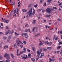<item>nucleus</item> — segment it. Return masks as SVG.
Masks as SVG:
<instances>
[{
	"label": "nucleus",
	"instance_id": "1",
	"mask_svg": "<svg viewBox=\"0 0 62 62\" xmlns=\"http://www.w3.org/2000/svg\"><path fill=\"white\" fill-rule=\"evenodd\" d=\"M4 57H6V58L7 60H9L10 59V56H9V54H7L6 53H5Z\"/></svg>",
	"mask_w": 62,
	"mask_h": 62
},
{
	"label": "nucleus",
	"instance_id": "2",
	"mask_svg": "<svg viewBox=\"0 0 62 62\" xmlns=\"http://www.w3.org/2000/svg\"><path fill=\"white\" fill-rule=\"evenodd\" d=\"M51 9L50 8H48L46 9V13H48L49 14L51 13Z\"/></svg>",
	"mask_w": 62,
	"mask_h": 62
},
{
	"label": "nucleus",
	"instance_id": "3",
	"mask_svg": "<svg viewBox=\"0 0 62 62\" xmlns=\"http://www.w3.org/2000/svg\"><path fill=\"white\" fill-rule=\"evenodd\" d=\"M16 43L17 44V45H18V46H20V47H21V48H23V45H20V43H19V42H18V40H16Z\"/></svg>",
	"mask_w": 62,
	"mask_h": 62
},
{
	"label": "nucleus",
	"instance_id": "4",
	"mask_svg": "<svg viewBox=\"0 0 62 62\" xmlns=\"http://www.w3.org/2000/svg\"><path fill=\"white\" fill-rule=\"evenodd\" d=\"M25 54H23L21 56V57L23 58V59L24 60H25V59H27V57H25Z\"/></svg>",
	"mask_w": 62,
	"mask_h": 62
},
{
	"label": "nucleus",
	"instance_id": "5",
	"mask_svg": "<svg viewBox=\"0 0 62 62\" xmlns=\"http://www.w3.org/2000/svg\"><path fill=\"white\" fill-rule=\"evenodd\" d=\"M17 40L18 41V42H19L20 43V44H23V42H22V41L20 40H19V38H17Z\"/></svg>",
	"mask_w": 62,
	"mask_h": 62
},
{
	"label": "nucleus",
	"instance_id": "6",
	"mask_svg": "<svg viewBox=\"0 0 62 62\" xmlns=\"http://www.w3.org/2000/svg\"><path fill=\"white\" fill-rule=\"evenodd\" d=\"M28 31H29L30 33H31V32L30 31V29H26L24 31V32H27Z\"/></svg>",
	"mask_w": 62,
	"mask_h": 62
},
{
	"label": "nucleus",
	"instance_id": "7",
	"mask_svg": "<svg viewBox=\"0 0 62 62\" xmlns=\"http://www.w3.org/2000/svg\"><path fill=\"white\" fill-rule=\"evenodd\" d=\"M37 54H38V55H37V56H39L41 54V53L39 52V51H38L37 52Z\"/></svg>",
	"mask_w": 62,
	"mask_h": 62
},
{
	"label": "nucleus",
	"instance_id": "8",
	"mask_svg": "<svg viewBox=\"0 0 62 62\" xmlns=\"http://www.w3.org/2000/svg\"><path fill=\"white\" fill-rule=\"evenodd\" d=\"M10 54L12 58H13V59H14V56L13 54L12 53H10Z\"/></svg>",
	"mask_w": 62,
	"mask_h": 62
},
{
	"label": "nucleus",
	"instance_id": "9",
	"mask_svg": "<svg viewBox=\"0 0 62 62\" xmlns=\"http://www.w3.org/2000/svg\"><path fill=\"white\" fill-rule=\"evenodd\" d=\"M36 28H38V27H34L32 29V32H34V31H35V29H36Z\"/></svg>",
	"mask_w": 62,
	"mask_h": 62
},
{
	"label": "nucleus",
	"instance_id": "10",
	"mask_svg": "<svg viewBox=\"0 0 62 62\" xmlns=\"http://www.w3.org/2000/svg\"><path fill=\"white\" fill-rule=\"evenodd\" d=\"M32 12V8H31V9L29 10V11L28 12V13H31V12Z\"/></svg>",
	"mask_w": 62,
	"mask_h": 62
},
{
	"label": "nucleus",
	"instance_id": "11",
	"mask_svg": "<svg viewBox=\"0 0 62 62\" xmlns=\"http://www.w3.org/2000/svg\"><path fill=\"white\" fill-rule=\"evenodd\" d=\"M14 47L16 48L17 47V44L16 43H15L14 44Z\"/></svg>",
	"mask_w": 62,
	"mask_h": 62
},
{
	"label": "nucleus",
	"instance_id": "12",
	"mask_svg": "<svg viewBox=\"0 0 62 62\" xmlns=\"http://www.w3.org/2000/svg\"><path fill=\"white\" fill-rule=\"evenodd\" d=\"M4 49H7L8 48V45H6L4 46Z\"/></svg>",
	"mask_w": 62,
	"mask_h": 62
},
{
	"label": "nucleus",
	"instance_id": "13",
	"mask_svg": "<svg viewBox=\"0 0 62 62\" xmlns=\"http://www.w3.org/2000/svg\"><path fill=\"white\" fill-rule=\"evenodd\" d=\"M23 50L24 53H26V48H23Z\"/></svg>",
	"mask_w": 62,
	"mask_h": 62
},
{
	"label": "nucleus",
	"instance_id": "14",
	"mask_svg": "<svg viewBox=\"0 0 62 62\" xmlns=\"http://www.w3.org/2000/svg\"><path fill=\"white\" fill-rule=\"evenodd\" d=\"M10 32V30H8V31H7L6 32L5 35H7L8 34V33H9Z\"/></svg>",
	"mask_w": 62,
	"mask_h": 62
},
{
	"label": "nucleus",
	"instance_id": "15",
	"mask_svg": "<svg viewBox=\"0 0 62 62\" xmlns=\"http://www.w3.org/2000/svg\"><path fill=\"white\" fill-rule=\"evenodd\" d=\"M14 33V31L13 30H12V31H10L9 32V34H12V33Z\"/></svg>",
	"mask_w": 62,
	"mask_h": 62
},
{
	"label": "nucleus",
	"instance_id": "16",
	"mask_svg": "<svg viewBox=\"0 0 62 62\" xmlns=\"http://www.w3.org/2000/svg\"><path fill=\"white\" fill-rule=\"evenodd\" d=\"M31 61H33V62H35V59L33 58H31Z\"/></svg>",
	"mask_w": 62,
	"mask_h": 62
},
{
	"label": "nucleus",
	"instance_id": "17",
	"mask_svg": "<svg viewBox=\"0 0 62 62\" xmlns=\"http://www.w3.org/2000/svg\"><path fill=\"white\" fill-rule=\"evenodd\" d=\"M47 49L48 50H52V47H47Z\"/></svg>",
	"mask_w": 62,
	"mask_h": 62
},
{
	"label": "nucleus",
	"instance_id": "18",
	"mask_svg": "<svg viewBox=\"0 0 62 62\" xmlns=\"http://www.w3.org/2000/svg\"><path fill=\"white\" fill-rule=\"evenodd\" d=\"M32 49L34 52H35V51H36V49H35V48L34 47H32Z\"/></svg>",
	"mask_w": 62,
	"mask_h": 62
},
{
	"label": "nucleus",
	"instance_id": "19",
	"mask_svg": "<svg viewBox=\"0 0 62 62\" xmlns=\"http://www.w3.org/2000/svg\"><path fill=\"white\" fill-rule=\"evenodd\" d=\"M35 9H34L33 11L32 14V15H34V14H35Z\"/></svg>",
	"mask_w": 62,
	"mask_h": 62
},
{
	"label": "nucleus",
	"instance_id": "20",
	"mask_svg": "<svg viewBox=\"0 0 62 62\" xmlns=\"http://www.w3.org/2000/svg\"><path fill=\"white\" fill-rule=\"evenodd\" d=\"M22 11L23 12H25L26 11H27V10H26L24 9H23L22 10Z\"/></svg>",
	"mask_w": 62,
	"mask_h": 62
},
{
	"label": "nucleus",
	"instance_id": "21",
	"mask_svg": "<svg viewBox=\"0 0 62 62\" xmlns=\"http://www.w3.org/2000/svg\"><path fill=\"white\" fill-rule=\"evenodd\" d=\"M48 43H49V42H48V41H46L45 42V44H47V45H48Z\"/></svg>",
	"mask_w": 62,
	"mask_h": 62
},
{
	"label": "nucleus",
	"instance_id": "22",
	"mask_svg": "<svg viewBox=\"0 0 62 62\" xmlns=\"http://www.w3.org/2000/svg\"><path fill=\"white\" fill-rule=\"evenodd\" d=\"M61 47V46H58L57 48V50H58V49H60V48Z\"/></svg>",
	"mask_w": 62,
	"mask_h": 62
},
{
	"label": "nucleus",
	"instance_id": "23",
	"mask_svg": "<svg viewBox=\"0 0 62 62\" xmlns=\"http://www.w3.org/2000/svg\"><path fill=\"white\" fill-rule=\"evenodd\" d=\"M13 12V10H12V11H11V12L10 13V15H11V14H12Z\"/></svg>",
	"mask_w": 62,
	"mask_h": 62
},
{
	"label": "nucleus",
	"instance_id": "24",
	"mask_svg": "<svg viewBox=\"0 0 62 62\" xmlns=\"http://www.w3.org/2000/svg\"><path fill=\"white\" fill-rule=\"evenodd\" d=\"M57 21H59V22H61L62 21V20L60 18H58L57 19Z\"/></svg>",
	"mask_w": 62,
	"mask_h": 62
},
{
	"label": "nucleus",
	"instance_id": "25",
	"mask_svg": "<svg viewBox=\"0 0 62 62\" xmlns=\"http://www.w3.org/2000/svg\"><path fill=\"white\" fill-rule=\"evenodd\" d=\"M36 20H33V24H35L36 23Z\"/></svg>",
	"mask_w": 62,
	"mask_h": 62
},
{
	"label": "nucleus",
	"instance_id": "26",
	"mask_svg": "<svg viewBox=\"0 0 62 62\" xmlns=\"http://www.w3.org/2000/svg\"><path fill=\"white\" fill-rule=\"evenodd\" d=\"M15 34L16 36H18L19 35V33H17V32H15Z\"/></svg>",
	"mask_w": 62,
	"mask_h": 62
},
{
	"label": "nucleus",
	"instance_id": "27",
	"mask_svg": "<svg viewBox=\"0 0 62 62\" xmlns=\"http://www.w3.org/2000/svg\"><path fill=\"white\" fill-rule=\"evenodd\" d=\"M52 61V59L51 58H50L49 59V62H51Z\"/></svg>",
	"mask_w": 62,
	"mask_h": 62
},
{
	"label": "nucleus",
	"instance_id": "28",
	"mask_svg": "<svg viewBox=\"0 0 62 62\" xmlns=\"http://www.w3.org/2000/svg\"><path fill=\"white\" fill-rule=\"evenodd\" d=\"M46 17H48V18H49L50 17V15H46Z\"/></svg>",
	"mask_w": 62,
	"mask_h": 62
},
{
	"label": "nucleus",
	"instance_id": "29",
	"mask_svg": "<svg viewBox=\"0 0 62 62\" xmlns=\"http://www.w3.org/2000/svg\"><path fill=\"white\" fill-rule=\"evenodd\" d=\"M39 46H41V45H43V43L42 42H40V43H39Z\"/></svg>",
	"mask_w": 62,
	"mask_h": 62
},
{
	"label": "nucleus",
	"instance_id": "30",
	"mask_svg": "<svg viewBox=\"0 0 62 62\" xmlns=\"http://www.w3.org/2000/svg\"><path fill=\"white\" fill-rule=\"evenodd\" d=\"M31 54H28V56L29 57V58H31Z\"/></svg>",
	"mask_w": 62,
	"mask_h": 62
},
{
	"label": "nucleus",
	"instance_id": "31",
	"mask_svg": "<svg viewBox=\"0 0 62 62\" xmlns=\"http://www.w3.org/2000/svg\"><path fill=\"white\" fill-rule=\"evenodd\" d=\"M27 35V34L26 33H24L22 34V35H24V36H26Z\"/></svg>",
	"mask_w": 62,
	"mask_h": 62
},
{
	"label": "nucleus",
	"instance_id": "32",
	"mask_svg": "<svg viewBox=\"0 0 62 62\" xmlns=\"http://www.w3.org/2000/svg\"><path fill=\"white\" fill-rule=\"evenodd\" d=\"M7 38V37L4 36L3 38L2 39H6Z\"/></svg>",
	"mask_w": 62,
	"mask_h": 62
},
{
	"label": "nucleus",
	"instance_id": "33",
	"mask_svg": "<svg viewBox=\"0 0 62 62\" xmlns=\"http://www.w3.org/2000/svg\"><path fill=\"white\" fill-rule=\"evenodd\" d=\"M23 53H24V51H22L21 52H20V54H19V55L21 54H23Z\"/></svg>",
	"mask_w": 62,
	"mask_h": 62
},
{
	"label": "nucleus",
	"instance_id": "34",
	"mask_svg": "<svg viewBox=\"0 0 62 62\" xmlns=\"http://www.w3.org/2000/svg\"><path fill=\"white\" fill-rule=\"evenodd\" d=\"M11 36L10 35H9V36H8V39H11Z\"/></svg>",
	"mask_w": 62,
	"mask_h": 62
},
{
	"label": "nucleus",
	"instance_id": "35",
	"mask_svg": "<svg viewBox=\"0 0 62 62\" xmlns=\"http://www.w3.org/2000/svg\"><path fill=\"white\" fill-rule=\"evenodd\" d=\"M16 9H15L14 11V14H15V13H16Z\"/></svg>",
	"mask_w": 62,
	"mask_h": 62
},
{
	"label": "nucleus",
	"instance_id": "36",
	"mask_svg": "<svg viewBox=\"0 0 62 62\" xmlns=\"http://www.w3.org/2000/svg\"><path fill=\"white\" fill-rule=\"evenodd\" d=\"M31 6V4H29L28 5V8H30Z\"/></svg>",
	"mask_w": 62,
	"mask_h": 62
},
{
	"label": "nucleus",
	"instance_id": "37",
	"mask_svg": "<svg viewBox=\"0 0 62 62\" xmlns=\"http://www.w3.org/2000/svg\"><path fill=\"white\" fill-rule=\"evenodd\" d=\"M42 10V9H38V11H40Z\"/></svg>",
	"mask_w": 62,
	"mask_h": 62
},
{
	"label": "nucleus",
	"instance_id": "38",
	"mask_svg": "<svg viewBox=\"0 0 62 62\" xmlns=\"http://www.w3.org/2000/svg\"><path fill=\"white\" fill-rule=\"evenodd\" d=\"M15 5V2H12V6H13V5Z\"/></svg>",
	"mask_w": 62,
	"mask_h": 62
},
{
	"label": "nucleus",
	"instance_id": "39",
	"mask_svg": "<svg viewBox=\"0 0 62 62\" xmlns=\"http://www.w3.org/2000/svg\"><path fill=\"white\" fill-rule=\"evenodd\" d=\"M52 43L51 42H49V43H48V45H51V44H52Z\"/></svg>",
	"mask_w": 62,
	"mask_h": 62
},
{
	"label": "nucleus",
	"instance_id": "40",
	"mask_svg": "<svg viewBox=\"0 0 62 62\" xmlns=\"http://www.w3.org/2000/svg\"><path fill=\"white\" fill-rule=\"evenodd\" d=\"M53 9H57V8H56V7H53Z\"/></svg>",
	"mask_w": 62,
	"mask_h": 62
},
{
	"label": "nucleus",
	"instance_id": "41",
	"mask_svg": "<svg viewBox=\"0 0 62 62\" xmlns=\"http://www.w3.org/2000/svg\"><path fill=\"white\" fill-rule=\"evenodd\" d=\"M52 1V0H48L47 1V2H51Z\"/></svg>",
	"mask_w": 62,
	"mask_h": 62
},
{
	"label": "nucleus",
	"instance_id": "42",
	"mask_svg": "<svg viewBox=\"0 0 62 62\" xmlns=\"http://www.w3.org/2000/svg\"><path fill=\"white\" fill-rule=\"evenodd\" d=\"M62 44V42H59V45H60V44Z\"/></svg>",
	"mask_w": 62,
	"mask_h": 62
},
{
	"label": "nucleus",
	"instance_id": "43",
	"mask_svg": "<svg viewBox=\"0 0 62 62\" xmlns=\"http://www.w3.org/2000/svg\"><path fill=\"white\" fill-rule=\"evenodd\" d=\"M38 6V5L37 4H36L35 5H34V8H37Z\"/></svg>",
	"mask_w": 62,
	"mask_h": 62
},
{
	"label": "nucleus",
	"instance_id": "44",
	"mask_svg": "<svg viewBox=\"0 0 62 62\" xmlns=\"http://www.w3.org/2000/svg\"><path fill=\"white\" fill-rule=\"evenodd\" d=\"M23 42L24 44H26V42H25V41L23 40Z\"/></svg>",
	"mask_w": 62,
	"mask_h": 62
},
{
	"label": "nucleus",
	"instance_id": "45",
	"mask_svg": "<svg viewBox=\"0 0 62 62\" xmlns=\"http://www.w3.org/2000/svg\"><path fill=\"white\" fill-rule=\"evenodd\" d=\"M25 37V38H27L28 37V35H26L24 36Z\"/></svg>",
	"mask_w": 62,
	"mask_h": 62
},
{
	"label": "nucleus",
	"instance_id": "46",
	"mask_svg": "<svg viewBox=\"0 0 62 62\" xmlns=\"http://www.w3.org/2000/svg\"><path fill=\"white\" fill-rule=\"evenodd\" d=\"M3 59L2 56L1 55H0V59Z\"/></svg>",
	"mask_w": 62,
	"mask_h": 62
},
{
	"label": "nucleus",
	"instance_id": "47",
	"mask_svg": "<svg viewBox=\"0 0 62 62\" xmlns=\"http://www.w3.org/2000/svg\"><path fill=\"white\" fill-rule=\"evenodd\" d=\"M44 54L43 53H42L41 55L43 56H44Z\"/></svg>",
	"mask_w": 62,
	"mask_h": 62
},
{
	"label": "nucleus",
	"instance_id": "48",
	"mask_svg": "<svg viewBox=\"0 0 62 62\" xmlns=\"http://www.w3.org/2000/svg\"><path fill=\"white\" fill-rule=\"evenodd\" d=\"M32 12L30 13L29 14V16H30L31 15H32Z\"/></svg>",
	"mask_w": 62,
	"mask_h": 62
},
{
	"label": "nucleus",
	"instance_id": "49",
	"mask_svg": "<svg viewBox=\"0 0 62 62\" xmlns=\"http://www.w3.org/2000/svg\"><path fill=\"white\" fill-rule=\"evenodd\" d=\"M40 35V34L39 33L37 34H36L35 35V37H37V36H38L39 35Z\"/></svg>",
	"mask_w": 62,
	"mask_h": 62
},
{
	"label": "nucleus",
	"instance_id": "50",
	"mask_svg": "<svg viewBox=\"0 0 62 62\" xmlns=\"http://www.w3.org/2000/svg\"><path fill=\"white\" fill-rule=\"evenodd\" d=\"M5 23H8V20H6V22Z\"/></svg>",
	"mask_w": 62,
	"mask_h": 62
},
{
	"label": "nucleus",
	"instance_id": "51",
	"mask_svg": "<svg viewBox=\"0 0 62 62\" xmlns=\"http://www.w3.org/2000/svg\"><path fill=\"white\" fill-rule=\"evenodd\" d=\"M28 24H26L25 25V27H28Z\"/></svg>",
	"mask_w": 62,
	"mask_h": 62
},
{
	"label": "nucleus",
	"instance_id": "52",
	"mask_svg": "<svg viewBox=\"0 0 62 62\" xmlns=\"http://www.w3.org/2000/svg\"><path fill=\"white\" fill-rule=\"evenodd\" d=\"M44 6L45 7H46V2H44Z\"/></svg>",
	"mask_w": 62,
	"mask_h": 62
},
{
	"label": "nucleus",
	"instance_id": "53",
	"mask_svg": "<svg viewBox=\"0 0 62 62\" xmlns=\"http://www.w3.org/2000/svg\"><path fill=\"white\" fill-rule=\"evenodd\" d=\"M52 61H53V62H54V61L55 60L54 59H52Z\"/></svg>",
	"mask_w": 62,
	"mask_h": 62
},
{
	"label": "nucleus",
	"instance_id": "54",
	"mask_svg": "<svg viewBox=\"0 0 62 62\" xmlns=\"http://www.w3.org/2000/svg\"><path fill=\"white\" fill-rule=\"evenodd\" d=\"M27 51L28 52H30L31 51L30 50H29V49H27Z\"/></svg>",
	"mask_w": 62,
	"mask_h": 62
},
{
	"label": "nucleus",
	"instance_id": "55",
	"mask_svg": "<svg viewBox=\"0 0 62 62\" xmlns=\"http://www.w3.org/2000/svg\"><path fill=\"white\" fill-rule=\"evenodd\" d=\"M42 2H43L42 0H41L40 1V3H42Z\"/></svg>",
	"mask_w": 62,
	"mask_h": 62
},
{
	"label": "nucleus",
	"instance_id": "56",
	"mask_svg": "<svg viewBox=\"0 0 62 62\" xmlns=\"http://www.w3.org/2000/svg\"><path fill=\"white\" fill-rule=\"evenodd\" d=\"M3 21L4 22V23H6V19H4L3 20Z\"/></svg>",
	"mask_w": 62,
	"mask_h": 62
},
{
	"label": "nucleus",
	"instance_id": "57",
	"mask_svg": "<svg viewBox=\"0 0 62 62\" xmlns=\"http://www.w3.org/2000/svg\"><path fill=\"white\" fill-rule=\"evenodd\" d=\"M62 4V2L60 3L59 4V6H60V5H61Z\"/></svg>",
	"mask_w": 62,
	"mask_h": 62
},
{
	"label": "nucleus",
	"instance_id": "58",
	"mask_svg": "<svg viewBox=\"0 0 62 62\" xmlns=\"http://www.w3.org/2000/svg\"><path fill=\"white\" fill-rule=\"evenodd\" d=\"M43 50H44V51H45V52H46V51H47V49H46L44 48L43 49Z\"/></svg>",
	"mask_w": 62,
	"mask_h": 62
},
{
	"label": "nucleus",
	"instance_id": "59",
	"mask_svg": "<svg viewBox=\"0 0 62 62\" xmlns=\"http://www.w3.org/2000/svg\"><path fill=\"white\" fill-rule=\"evenodd\" d=\"M58 39V37H56L55 38V40H56L57 39Z\"/></svg>",
	"mask_w": 62,
	"mask_h": 62
},
{
	"label": "nucleus",
	"instance_id": "60",
	"mask_svg": "<svg viewBox=\"0 0 62 62\" xmlns=\"http://www.w3.org/2000/svg\"><path fill=\"white\" fill-rule=\"evenodd\" d=\"M39 52H42V49H40L39 50Z\"/></svg>",
	"mask_w": 62,
	"mask_h": 62
},
{
	"label": "nucleus",
	"instance_id": "61",
	"mask_svg": "<svg viewBox=\"0 0 62 62\" xmlns=\"http://www.w3.org/2000/svg\"><path fill=\"white\" fill-rule=\"evenodd\" d=\"M6 29H8V27L6 26Z\"/></svg>",
	"mask_w": 62,
	"mask_h": 62
},
{
	"label": "nucleus",
	"instance_id": "62",
	"mask_svg": "<svg viewBox=\"0 0 62 62\" xmlns=\"http://www.w3.org/2000/svg\"><path fill=\"white\" fill-rule=\"evenodd\" d=\"M60 54H62V49L61 50V52H60Z\"/></svg>",
	"mask_w": 62,
	"mask_h": 62
},
{
	"label": "nucleus",
	"instance_id": "63",
	"mask_svg": "<svg viewBox=\"0 0 62 62\" xmlns=\"http://www.w3.org/2000/svg\"><path fill=\"white\" fill-rule=\"evenodd\" d=\"M57 24V22H55L54 23V24L55 25H56V24Z\"/></svg>",
	"mask_w": 62,
	"mask_h": 62
},
{
	"label": "nucleus",
	"instance_id": "64",
	"mask_svg": "<svg viewBox=\"0 0 62 62\" xmlns=\"http://www.w3.org/2000/svg\"><path fill=\"white\" fill-rule=\"evenodd\" d=\"M42 56H42L41 55L40 56V58H42Z\"/></svg>",
	"mask_w": 62,
	"mask_h": 62
}]
</instances>
